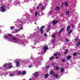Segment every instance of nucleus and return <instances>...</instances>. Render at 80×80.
<instances>
[{
    "instance_id": "5",
    "label": "nucleus",
    "mask_w": 80,
    "mask_h": 80,
    "mask_svg": "<svg viewBox=\"0 0 80 80\" xmlns=\"http://www.w3.org/2000/svg\"><path fill=\"white\" fill-rule=\"evenodd\" d=\"M16 65L17 67H18L20 66V62L19 61H17L16 62Z\"/></svg>"
},
{
    "instance_id": "29",
    "label": "nucleus",
    "mask_w": 80,
    "mask_h": 80,
    "mask_svg": "<svg viewBox=\"0 0 80 80\" xmlns=\"http://www.w3.org/2000/svg\"><path fill=\"white\" fill-rule=\"evenodd\" d=\"M54 77H55L56 78H58V74H56V75H55Z\"/></svg>"
},
{
    "instance_id": "27",
    "label": "nucleus",
    "mask_w": 80,
    "mask_h": 80,
    "mask_svg": "<svg viewBox=\"0 0 80 80\" xmlns=\"http://www.w3.org/2000/svg\"><path fill=\"white\" fill-rule=\"evenodd\" d=\"M58 55V53H55L54 54V57H57V56Z\"/></svg>"
},
{
    "instance_id": "36",
    "label": "nucleus",
    "mask_w": 80,
    "mask_h": 80,
    "mask_svg": "<svg viewBox=\"0 0 80 80\" xmlns=\"http://www.w3.org/2000/svg\"><path fill=\"white\" fill-rule=\"evenodd\" d=\"M51 28V25H49L48 27V29H50Z\"/></svg>"
},
{
    "instance_id": "63",
    "label": "nucleus",
    "mask_w": 80,
    "mask_h": 80,
    "mask_svg": "<svg viewBox=\"0 0 80 80\" xmlns=\"http://www.w3.org/2000/svg\"><path fill=\"white\" fill-rule=\"evenodd\" d=\"M29 62H30V61H29Z\"/></svg>"
},
{
    "instance_id": "59",
    "label": "nucleus",
    "mask_w": 80,
    "mask_h": 80,
    "mask_svg": "<svg viewBox=\"0 0 80 80\" xmlns=\"http://www.w3.org/2000/svg\"><path fill=\"white\" fill-rule=\"evenodd\" d=\"M54 65V64H53H53H52V65Z\"/></svg>"
},
{
    "instance_id": "62",
    "label": "nucleus",
    "mask_w": 80,
    "mask_h": 80,
    "mask_svg": "<svg viewBox=\"0 0 80 80\" xmlns=\"http://www.w3.org/2000/svg\"><path fill=\"white\" fill-rule=\"evenodd\" d=\"M9 0L11 1V0Z\"/></svg>"
},
{
    "instance_id": "7",
    "label": "nucleus",
    "mask_w": 80,
    "mask_h": 80,
    "mask_svg": "<svg viewBox=\"0 0 80 80\" xmlns=\"http://www.w3.org/2000/svg\"><path fill=\"white\" fill-rule=\"evenodd\" d=\"M72 30H71L69 31L68 32V35H70V34H71V33H72Z\"/></svg>"
},
{
    "instance_id": "39",
    "label": "nucleus",
    "mask_w": 80,
    "mask_h": 80,
    "mask_svg": "<svg viewBox=\"0 0 80 80\" xmlns=\"http://www.w3.org/2000/svg\"><path fill=\"white\" fill-rule=\"evenodd\" d=\"M15 28L14 27H11V29L12 30L13 29V28Z\"/></svg>"
},
{
    "instance_id": "30",
    "label": "nucleus",
    "mask_w": 80,
    "mask_h": 80,
    "mask_svg": "<svg viewBox=\"0 0 80 80\" xmlns=\"http://www.w3.org/2000/svg\"><path fill=\"white\" fill-rule=\"evenodd\" d=\"M52 75V76H53V77H55L56 74H55V72H54Z\"/></svg>"
},
{
    "instance_id": "17",
    "label": "nucleus",
    "mask_w": 80,
    "mask_h": 80,
    "mask_svg": "<svg viewBox=\"0 0 80 80\" xmlns=\"http://www.w3.org/2000/svg\"><path fill=\"white\" fill-rule=\"evenodd\" d=\"M10 77H13L15 76V74H9Z\"/></svg>"
},
{
    "instance_id": "12",
    "label": "nucleus",
    "mask_w": 80,
    "mask_h": 80,
    "mask_svg": "<svg viewBox=\"0 0 80 80\" xmlns=\"http://www.w3.org/2000/svg\"><path fill=\"white\" fill-rule=\"evenodd\" d=\"M77 47H78L80 45V41H79L78 42L76 43Z\"/></svg>"
},
{
    "instance_id": "19",
    "label": "nucleus",
    "mask_w": 80,
    "mask_h": 80,
    "mask_svg": "<svg viewBox=\"0 0 80 80\" xmlns=\"http://www.w3.org/2000/svg\"><path fill=\"white\" fill-rule=\"evenodd\" d=\"M9 69H10V68H13V67L12 65H11L10 66H8V67Z\"/></svg>"
},
{
    "instance_id": "18",
    "label": "nucleus",
    "mask_w": 80,
    "mask_h": 80,
    "mask_svg": "<svg viewBox=\"0 0 80 80\" xmlns=\"http://www.w3.org/2000/svg\"><path fill=\"white\" fill-rule=\"evenodd\" d=\"M52 38H54V39H55V38H56V36L55 34L52 35Z\"/></svg>"
},
{
    "instance_id": "51",
    "label": "nucleus",
    "mask_w": 80,
    "mask_h": 80,
    "mask_svg": "<svg viewBox=\"0 0 80 80\" xmlns=\"http://www.w3.org/2000/svg\"><path fill=\"white\" fill-rule=\"evenodd\" d=\"M60 55H61L60 53H59L58 54V56H60Z\"/></svg>"
},
{
    "instance_id": "57",
    "label": "nucleus",
    "mask_w": 80,
    "mask_h": 80,
    "mask_svg": "<svg viewBox=\"0 0 80 80\" xmlns=\"http://www.w3.org/2000/svg\"><path fill=\"white\" fill-rule=\"evenodd\" d=\"M61 16H63V13H62L61 14Z\"/></svg>"
},
{
    "instance_id": "10",
    "label": "nucleus",
    "mask_w": 80,
    "mask_h": 80,
    "mask_svg": "<svg viewBox=\"0 0 80 80\" xmlns=\"http://www.w3.org/2000/svg\"><path fill=\"white\" fill-rule=\"evenodd\" d=\"M70 26H68L67 27V28H66V30H67V31H68L69 30H70Z\"/></svg>"
},
{
    "instance_id": "54",
    "label": "nucleus",
    "mask_w": 80,
    "mask_h": 80,
    "mask_svg": "<svg viewBox=\"0 0 80 80\" xmlns=\"http://www.w3.org/2000/svg\"><path fill=\"white\" fill-rule=\"evenodd\" d=\"M58 57H57L56 58V59H58Z\"/></svg>"
},
{
    "instance_id": "13",
    "label": "nucleus",
    "mask_w": 80,
    "mask_h": 80,
    "mask_svg": "<svg viewBox=\"0 0 80 80\" xmlns=\"http://www.w3.org/2000/svg\"><path fill=\"white\" fill-rule=\"evenodd\" d=\"M71 58H72V57L71 56H68L67 58V59L68 60H70Z\"/></svg>"
},
{
    "instance_id": "52",
    "label": "nucleus",
    "mask_w": 80,
    "mask_h": 80,
    "mask_svg": "<svg viewBox=\"0 0 80 80\" xmlns=\"http://www.w3.org/2000/svg\"><path fill=\"white\" fill-rule=\"evenodd\" d=\"M63 3H62V6H61V7H63Z\"/></svg>"
},
{
    "instance_id": "6",
    "label": "nucleus",
    "mask_w": 80,
    "mask_h": 80,
    "mask_svg": "<svg viewBox=\"0 0 80 80\" xmlns=\"http://www.w3.org/2000/svg\"><path fill=\"white\" fill-rule=\"evenodd\" d=\"M58 22V20H57L56 21H52V23H53V25H55L56 24V23H57Z\"/></svg>"
},
{
    "instance_id": "22",
    "label": "nucleus",
    "mask_w": 80,
    "mask_h": 80,
    "mask_svg": "<svg viewBox=\"0 0 80 80\" xmlns=\"http://www.w3.org/2000/svg\"><path fill=\"white\" fill-rule=\"evenodd\" d=\"M64 69H63V68H62L61 69V72H64Z\"/></svg>"
},
{
    "instance_id": "58",
    "label": "nucleus",
    "mask_w": 80,
    "mask_h": 80,
    "mask_svg": "<svg viewBox=\"0 0 80 80\" xmlns=\"http://www.w3.org/2000/svg\"><path fill=\"white\" fill-rule=\"evenodd\" d=\"M29 80H32V79H30Z\"/></svg>"
},
{
    "instance_id": "43",
    "label": "nucleus",
    "mask_w": 80,
    "mask_h": 80,
    "mask_svg": "<svg viewBox=\"0 0 80 80\" xmlns=\"http://www.w3.org/2000/svg\"><path fill=\"white\" fill-rule=\"evenodd\" d=\"M8 35L10 37H12V35L11 34H9Z\"/></svg>"
},
{
    "instance_id": "31",
    "label": "nucleus",
    "mask_w": 80,
    "mask_h": 80,
    "mask_svg": "<svg viewBox=\"0 0 80 80\" xmlns=\"http://www.w3.org/2000/svg\"><path fill=\"white\" fill-rule=\"evenodd\" d=\"M38 14V12H36L35 13V16H37Z\"/></svg>"
},
{
    "instance_id": "24",
    "label": "nucleus",
    "mask_w": 80,
    "mask_h": 80,
    "mask_svg": "<svg viewBox=\"0 0 80 80\" xmlns=\"http://www.w3.org/2000/svg\"><path fill=\"white\" fill-rule=\"evenodd\" d=\"M69 13H70V12H69V11H67L66 13V15H68V14H69Z\"/></svg>"
},
{
    "instance_id": "41",
    "label": "nucleus",
    "mask_w": 80,
    "mask_h": 80,
    "mask_svg": "<svg viewBox=\"0 0 80 80\" xmlns=\"http://www.w3.org/2000/svg\"><path fill=\"white\" fill-rule=\"evenodd\" d=\"M44 37H46V36H47V34H46V33H44Z\"/></svg>"
},
{
    "instance_id": "20",
    "label": "nucleus",
    "mask_w": 80,
    "mask_h": 80,
    "mask_svg": "<svg viewBox=\"0 0 80 80\" xmlns=\"http://www.w3.org/2000/svg\"><path fill=\"white\" fill-rule=\"evenodd\" d=\"M54 72H53V70H52L50 71V75H52V74H53V73Z\"/></svg>"
},
{
    "instance_id": "21",
    "label": "nucleus",
    "mask_w": 80,
    "mask_h": 80,
    "mask_svg": "<svg viewBox=\"0 0 80 80\" xmlns=\"http://www.w3.org/2000/svg\"><path fill=\"white\" fill-rule=\"evenodd\" d=\"M77 55V53L74 52L73 53V56H76V55Z\"/></svg>"
},
{
    "instance_id": "15",
    "label": "nucleus",
    "mask_w": 80,
    "mask_h": 80,
    "mask_svg": "<svg viewBox=\"0 0 80 80\" xmlns=\"http://www.w3.org/2000/svg\"><path fill=\"white\" fill-rule=\"evenodd\" d=\"M64 5L66 7H68V4L67 2H65L64 3Z\"/></svg>"
},
{
    "instance_id": "8",
    "label": "nucleus",
    "mask_w": 80,
    "mask_h": 80,
    "mask_svg": "<svg viewBox=\"0 0 80 80\" xmlns=\"http://www.w3.org/2000/svg\"><path fill=\"white\" fill-rule=\"evenodd\" d=\"M22 74L23 75H25L26 74V71H23L22 72Z\"/></svg>"
},
{
    "instance_id": "3",
    "label": "nucleus",
    "mask_w": 80,
    "mask_h": 80,
    "mask_svg": "<svg viewBox=\"0 0 80 80\" xmlns=\"http://www.w3.org/2000/svg\"><path fill=\"white\" fill-rule=\"evenodd\" d=\"M43 48L44 49V52H47V50H48V47L47 45L45 46V47L43 46Z\"/></svg>"
},
{
    "instance_id": "38",
    "label": "nucleus",
    "mask_w": 80,
    "mask_h": 80,
    "mask_svg": "<svg viewBox=\"0 0 80 80\" xmlns=\"http://www.w3.org/2000/svg\"><path fill=\"white\" fill-rule=\"evenodd\" d=\"M7 67V66L5 64H4L3 66V67L4 68H5V67Z\"/></svg>"
},
{
    "instance_id": "46",
    "label": "nucleus",
    "mask_w": 80,
    "mask_h": 80,
    "mask_svg": "<svg viewBox=\"0 0 80 80\" xmlns=\"http://www.w3.org/2000/svg\"><path fill=\"white\" fill-rule=\"evenodd\" d=\"M11 65H12V63H9L8 64V65L10 66Z\"/></svg>"
},
{
    "instance_id": "50",
    "label": "nucleus",
    "mask_w": 80,
    "mask_h": 80,
    "mask_svg": "<svg viewBox=\"0 0 80 80\" xmlns=\"http://www.w3.org/2000/svg\"><path fill=\"white\" fill-rule=\"evenodd\" d=\"M4 37H5L6 38H8V37H7L6 36H4Z\"/></svg>"
},
{
    "instance_id": "60",
    "label": "nucleus",
    "mask_w": 80,
    "mask_h": 80,
    "mask_svg": "<svg viewBox=\"0 0 80 80\" xmlns=\"http://www.w3.org/2000/svg\"><path fill=\"white\" fill-rule=\"evenodd\" d=\"M30 60H32V59H30Z\"/></svg>"
},
{
    "instance_id": "61",
    "label": "nucleus",
    "mask_w": 80,
    "mask_h": 80,
    "mask_svg": "<svg viewBox=\"0 0 80 80\" xmlns=\"http://www.w3.org/2000/svg\"><path fill=\"white\" fill-rule=\"evenodd\" d=\"M79 25H80V23H79Z\"/></svg>"
},
{
    "instance_id": "23",
    "label": "nucleus",
    "mask_w": 80,
    "mask_h": 80,
    "mask_svg": "<svg viewBox=\"0 0 80 80\" xmlns=\"http://www.w3.org/2000/svg\"><path fill=\"white\" fill-rule=\"evenodd\" d=\"M56 69L57 70H59V69H60V68H59V67H58V66H57L56 67Z\"/></svg>"
},
{
    "instance_id": "37",
    "label": "nucleus",
    "mask_w": 80,
    "mask_h": 80,
    "mask_svg": "<svg viewBox=\"0 0 80 80\" xmlns=\"http://www.w3.org/2000/svg\"><path fill=\"white\" fill-rule=\"evenodd\" d=\"M49 67H50V66H49V65H48L47 66L46 68H49Z\"/></svg>"
},
{
    "instance_id": "16",
    "label": "nucleus",
    "mask_w": 80,
    "mask_h": 80,
    "mask_svg": "<svg viewBox=\"0 0 80 80\" xmlns=\"http://www.w3.org/2000/svg\"><path fill=\"white\" fill-rule=\"evenodd\" d=\"M48 74H45V78H48Z\"/></svg>"
},
{
    "instance_id": "40",
    "label": "nucleus",
    "mask_w": 80,
    "mask_h": 80,
    "mask_svg": "<svg viewBox=\"0 0 80 80\" xmlns=\"http://www.w3.org/2000/svg\"><path fill=\"white\" fill-rule=\"evenodd\" d=\"M62 62H65V60L64 59H62Z\"/></svg>"
},
{
    "instance_id": "4",
    "label": "nucleus",
    "mask_w": 80,
    "mask_h": 80,
    "mask_svg": "<svg viewBox=\"0 0 80 80\" xmlns=\"http://www.w3.org/2000/svg\"><path fill=\"white\" fill-rule=\"evenodd\" d=\"M38 73V72H35V73L32 74L33 76V75H35V77H38L39 76Z\"/></svg>"
},
{
    "instance_id": "56",
    "label": "nucleus",
    "mask_w": 80,
    "mask_h": 80,
    "mask_svg": "<svg viewBox=\"0 0 80 80\" xmlns=\"http://www.w3.org/2000/svg\"><path fill=\"white\" fill-rule=\"evenodd\" d=\"M62 32L60 31H59V33H61Z\"/></svg>"
},
{
    "instance_id": "9",
    "label": "nucleus",
    "mask_w": 80,
    "mask_h": 80,
    "mask_svg": "<svg viewBox=\"0 0 80 80\" xmlns=\"http://www.w3.org/2000/svg\"><path fill=\"white\" fill-rule=\"evenodd\" d=\"M60 10V7L57 6L56 7V10L58 11V10Z\"/></svg>"
},
{
    "instance_id": "28",
    "label": "nucleus",
    "mask_w": 80,
    "mask_h": 80,
    "mask_svg": "<svg viewBox=\"0 0 80 80\" xmlns=\"http://www.w3.org/2000/svg\"><path fill=\"white\" fill-rule=\"evenodd\" d=\"M54 58V57H50L49 58V59H50V60H52V59H53Z\"/></svg>"
},
{
    "instance_id": "34",
    "label": "nucleus",
    "mask_w": 80,
    "mask_h": 80,
    "mask_svg": "<svg viewBox=\"0 0 80 80\" xmlns=\"http://www.w3.org/2000/svg\"><path fill=\"white\" fill-rule=\"evenodd\" d=\"M74 40L76 41H77V40H78V38H76L74 39Z\"/></svg>"
},
{
    "instance_id": "1",
    "label": "nucleus",
    "mask_w": 80,
    "mask_h": 80,
    "mask_svg": "<svg viewBox=\"0 0 80 80\" xmlns=\"http://www.w3.org/2000/svg\"><path fill=\"white\" fill-rule=\"evenodd\" d=\"M45 27V26H42L41 27V28H40V31L41 32V33H43V32H44V31H43V28H44Z\"/></svg>"
},
{
    "instance_id": "48",
    "label": "nucleus",
    "mask_w": 80,
    "mask_h": 80,
    "mask_svg": "<svg viewBox=\"0 0 80 80\" xmlns=\"http://www.w3.org/2000/svg\"><path fill=\"white\" fill-rule=\"evenodd\" d=\"M42 3H41V4H39V6L40 7V6H42Z\"/></svg>"
},
{
    "instance_id": "11",
    "label": "nucleus",
    "mask_w": 80,
    "mask_h": 80,
    "mask_svg": "<svg viewBox=\"0 0 80 80\" xmlns=\"http://www.w3.org/2000/svg\"><path fill=\"white\" fill-rule=\"evenodd\" d=\"M12 39H13V40H15V41H18V39L16 38H12Z\"/></svg>"
},
{
    "instance_id": "53",
    "label": "nucleus",
    "mask_w": 80,
    "mask_h": 80,
    "mask_svg": "<svg viewBox=\"0 0 80 80\" xmlns=\"http://www.w3.org/2000/svg\"><path fill=\"white\" fill-rule=\"evenodd\" d=\"M50 31V29H48V30H47V32H49V31Z\"/></svg>"
},
{
    "instance_id": "32",
    "label": "nucleus",
    "mask_w": 80,
    "mask_h": 80,
    "mask_svg": "<svg viewBox=\"0 0 80 80\" xmlns=\"http://www.w3.org/2000/svg\"><path fill=\"white\" fill-rule=\"evenodd\" d=\"M65 42H68V40L67 38H66L65 39Z\"/></svg>"
},
{
    "instance_id": "45",
    "label": "nucleus",
    "mask_w": 80,
    "mask_h": 80,
    "mask_svg": "<svg viewBox=\"0 0 80 80\" xmlns=\"http://www.w3.org/2000/svg\"><path fill=\"white\" fill-rule=\"evenodd\" d=\"M68 49H66V50L65 52H67V53H68Z\"/></svg>"
},
{
    "instance_id": "33",
    "label": "nucleus",
    "mask_w": 80,
    "mask_h": 80,
    "mask_svg": "<svg viewBox=\"0 0 80 80\" xmlns=\"http://www.w3.org/2000/svg\"><path fill=\"white\" fill-rule=\"evenodd\" d=\"M64 29V28H62V29L60 30V31L62 32L63 30Z\"/></svg>"
},
{
    "instance_id": "35",
    "label": "nucleus",
    "mask_w": 80,
    "mask_h": 80,
    "mask_svg": "<svg viewBox=\"0 0 80 80\" xmlns=\"http://www.w3.org/2000/svg\"><path fill=\"white\" fill-rule=\"evenodd\" d=\"M71 27H72V28H73V27H74V26H73V23H72L71 24Z\"/></svg>"
},
{
    "instance_id": "47",
    "label": "nucleus",
    "mask_w": 80,
    "mask_h": 80,
    "mask_svg": "<svg viewBox=\"0 0 80 80\" xmlns=\"http://www.w3.org/2000/svg\"><path fill=\"white\" fill-rule=\"evenodd\" d=\"M67 53L68 52L65 51V52L64 53V54H65V55H66V54H67Z\"/></svg>"
},
{
    "instance_id": "14",
    "label": "nucleus",
    "mask_w": 80,
    "mask_h": 80,
    "mask_svg": "<svg viewBox=\"0 0 80 80\" xmlns=\"http://www.w3.org/2000/svg\"><path fill=\"white\" fill-rule=\"evenodd\" d=\"M23 29V28H22V26H21L20 28L17 31V32H18L20 30H22Z\"/></svg>"
},
{
    "instance_id": "44",
    "label": "nucleus",
    "mask_w": 80,
    "mask_h": 80,
    "mask_svg": "<svg viewBox=\"0 0 80 80\" xmlns=\"http://www.w3.org/2000/svg\"><path fill=\"white\" fill-rule=\"evenodd\" d=\"M52 42L53 43H55V39H53V40H52Z\"/></svg>"
},
{
    "instance_id": "55",
    "label": "nucleus",
    "mask_w": 80,
    "mask_h": 80,
    "mask_svg": "<svg viewBox=\"0 0 80 80\" xmlns=\"http://www.w3.org/2000/svg\"><path fill=\"white\" fill-rule=\"evenodd\" d=\"M52 12H53V11H51L50 12V13H52Z\"/></svg>"
},
{
    "instance_id": "2",
    "label": "nucleus",
    "mask_w": 80,
    "mask_h": 80,
    "mask_svg": "<svg viewBox=\"0 0 80 80\" xmlns=\"http://www.w3.org/2000/svg\"><path fill=\"white\" fill-rule=\"evenodd\" d=\"M1 10H2V12H5V6H2L1 7Z\"/></svg>"
},
{
    "instance_id": "26",
    "label": "nucleus",
    "mask_w": 80,
    "mask_h": 80,
    "mask_svg": "<svg viewBox=\"0 0 80 80\" xmlns=\"http://www.w3.org/2000/svg\"><path fill=\"white\" fill-rule=\"evenodd\" d=\"M42 10H44L45 9V6H43L41 7Z\"/></svg>"
},
{
    "instance_id": "25",
    "label": "nucleus",
    "mask_w": 80,
    "mask_h": 80,
    "mask_svg": "<svg viewBox=\"0 0 80 80\" xmlns=\"http://www.w3.org/2000/svg\"><path fill=\"white\" fill-rule=\"evenodd\" d=\"M21 74H22V72L21 71L18 72V75H20Z\"/></svg>"
},
{
    "instance_id": "42",
    "label": "nucleus",
    "mask_w": 80,
    "mask_h": 80,
    "mask_svg": "<svg viewBox=\"0 0 80 80\" xmlns=\"http://www.w3.org/2000/svg\"><path fill=\"white\" fill-rule=\"evenodd\" d=\"M32 65H29V68H31V67H32Z\"/></svg>"
},
{
    "instance_id": "49",
    "label": "nucleus",
    "mask_w": 80,
    "mask_h": 80,
    "mask_svg": "<svg viewBox=\"0 0 80 80\" xmlns=\"http://www.w3.org/2000/svg\"><path fill=\"white\" fill-rule=\"evenodd\" d=\"M37 8L38 10V9H39V8H40V7L38 6V7H37Z\"/></svg>"
}]
</instances>
